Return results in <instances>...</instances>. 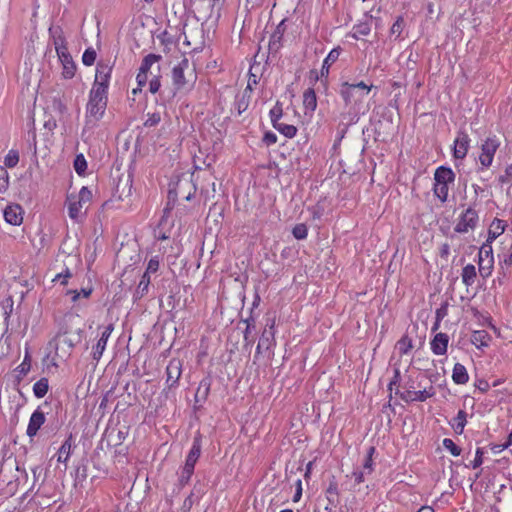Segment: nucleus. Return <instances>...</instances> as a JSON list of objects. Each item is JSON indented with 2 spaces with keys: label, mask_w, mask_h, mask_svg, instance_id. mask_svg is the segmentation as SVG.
Here are the masks:
<instances>
[{
  "label": "nucleus",
  "mask_w": 512,
  "mask_h": 512,
  "mask_svg": "<svg viewBox=\"0 0 512 512\" xmlns=\"http://www.w3.org/2000/svg\"><path fill=\"white\" fill-rule=\"evenodd\" d=\"M80 342V334L77 331L60 327L56 335L48 343V352L44 357V363L48 370L54 368L57 370L61 364L65 363Z\"/></svg>",
  "instance_id": "nucleus-1"
},
{
  "label": "nucleus",
  "mask_w": 512,
  "mask_h": 512,
  "mask_svg": "<svg viewBox=\"0 0 512 512\" xmlns=\"http://www.w3.org/2000/svg\"><path fill=\"white\" fill-rule=\"evenodd\" d=\"M372 88V84L368 85L363 81L358 83L345 81L340 84L339 95L350 114L356 116L359 113L364 98L370 93Z\"/></svg>",
  "instance_id": "nucleus-2"
},
{
  "label": "nucleus",
  "mask_w": 512,
  "mask_h": 512,
  "mask_svg": "<svg viewBox=\"0 0 512 512\" xmlns=\"http://www.w3.org/2000/svg\"><path fill=\"white\" fill-rule=\"evenodd\" d=\"M49 32L52 36V42L56 50L58 59L62 65V77L64 79H72L77 70V66L68 51L67 41L60 27L50 28Z\"/></svg>",
  "instance_id": "nucleus-3"
},
{
  "label": "nucleus",
  "mask_w": 512,
  "mask_h": 512,
  "mask_svg": "<svg viewBox=\"0 0 512 512\" xmlns=\"http://www.w3.org/2000/svg\"><path fill=\"white\" fill-rule=\"evenodd\" d=\"M92 197V191L86 186H83L78 192L68 193L65 207L69 218L75 222L81 221L87 214Z\"/></svg>",
  "instance_id": "nucleus-4"
},
{
  "label": "nucleus",
  "mask_w": 512,
  "mask_h": 512,
  "mask_svg": "<svg viewBox=\"0 0 512 512\" xmlns=\"http://www.w3.org/2000/svg\"><path fill=\"white\" fill-rule=\"evenodd\" d=\"M108 104V94L94 90L89 91L85 108V128L92 129L103 119Z\"/></svg>",
  "instance_id": "nucleus-5"
},
{
  "label": "nucleus",
  "mask_w": 512,
  "mask_h": 512,
  "mask_svg": "<svg viewBox=\"0 0 512 512\" xmlns=\"http://www.w3.org/2000/svg\"><path fill=\"white\" fill-rule=\"evenodd\" d=\"M456 175L450 167L439 166L433 177V195L441 203L448 201L450 187L454 185Z\"/></svg>",
  "instance_id": "nucleus-6"
},
{
  "label": "nucleus",
  "mask_w": 512,
  "mask_h": 512,
  "mask_svg": "<svg viewBox=\"0 0 512 512\" xmlns=\"http://www.w3.org/2000/svg\"><path fill=\"white\" fill-rule=\"evenodd\" d=\"M197 80L195 67L187 58H183L172 69V82L177 90L191 89Z\"/></svg>",
  "instance_id": "nucleus-7"
},
{
  "label": "nucleus",
  "mask_w": 512,
  "mask_h": 512,
  "mask_svg": "<svg viewBox=\"0 0 512 512\" xmlns=\"http://www.w3.org/2000/svg\"><path fill=\"white\" fill-rule=\"evenodd\" d=\"M501 146L500 138L496 135H491L485 138L480 145V153L478 156L481 169H488L492 166L494 156Z\"/></svg>",
  "instance_id": "nucleus-8"
},
{
  "label": "nucleus",
  "mask_w": 512,
  "mask_h": 512,
  "mask_svg": "<svg viewBox=\"0 0 512 512\" xmlns=\"http://www.w3.org/2000/svg\"><path fill=\"white\" fill-rule=\"evenodd\" d=\"M113 66L110 63L98 62L95 79L90 90L108 94Z\"/></svg>",
  "instance_id": "nucleus-9"
},
{
  "label": "nucleus",
  "mask_w": 512,
  "mask_h": 512,
  "mask_svg": "<svg viewBox=\"0 0 512 512\" xmlns=\"http://www.w3.org/2000/svg\"><path fill=\"white\" fill-rule=\"evenodd\" d=\"M479 222V216L475 209L469 207L458 218L455 225V232L467 233L470 230H474Z\"/></svg>",
  "instance_id": "nucleus-10"
},
{
  "label": "nucleus",
  "mask_w": 512,
  "mask_h": 512,
  "mask_svg": "<svg viewBox=\"0 0 512 512\" xmlns=\"http://www.w3.org/2000/svg\"><path fill=\"white\" fill-rule=\"evenodd\" d=\"M469 135L465 132H459L454 140L453 157L456 159H464L470 147Z\"/></svg>",
  "instance_id": "nucleus-11"
},
{
  "label": "nucleus",
  "mask_w": 512,
  "mask_h": 512,
  "mask_svg": "<svg viewBox=\"0 0 512 512\" xmlns=\"http://www.w3.org/2000/svg\"><path fill=\"white\" fill-rule=\"evenodd\" d=\"M435 393L436 391L434 387L430 385L429 387L419 391L407 390L401 394V398L405 402H424L433 397Z\"/></svg>",
  "instance_id": "nucleus-12"
},
{
  "label": "nucleus",
  "mask_w": 512,
  "mask_h": 512,
  "mask_svg": "<svg viewBox=\"0 0 512 512\" xmlns=\"http://www.w3.org/2000/svg\"><path fill=\"white\" fill-rule=\"evenodd\" d=\"M45 420L46 418L44 412L38 407L30 416L26 430L27 436L30 438L36 436L39 429L45 423Z\"/></svg>",
  "instance_id": "nucleus-13"
},
{
  "label": "nucleus",
  "mask_w": 512,
  "mask_h": 512,
  "mask_svg": "<svg viewBox=\"0 0 512 512\" xmlns=\"http://www.w3.org/2000/svg\"><path fill=\"white\" fill-rule=\"evenodd\" d=\"M114 330L113 324L107 325L104 330L101 333L100 339L97 341L96 345L92 348V357L94 360L98 361L102 355L103 352L106 349L107 341L109 337L111 336V333Z\"/></svg>",
  "instance_id": "nucleus-14"
},
{
  "label": "nucleus",
  "mask_w": 512,
  "mask_h": 512,
  "mask_svg": "<svg viewBox=\"0 0 512 512\" xmlns=\"http://www.w3.org/2000/svg\"><path fill=\"white\" fill-rule=\"evenodd\" d=\"M23 213V209L19 204H10L4 209L3 215L7 223L19 226L23 222Z\"/></svg>",
  "instance_id": "nucleus-15"
},
{
  "label": "nucleus",
  "mask_w": 512,
  "mask_h": 512,
  "mask_svg": "<svg viewBox=\"0 0 512 512\" xmlns=\"http://www.w3.org/2000/svg\"><path fill=\"white\" fill-rule=\"evenodd\" d=\"M449 336L446 333H437L430 342V348L433 354L442 356L447 353Z\"/></svg>",
  "instance_id": "nucleus-16"
},
{
  "label": "nucleus",
  "mask_w": 512,
  "mask_h": 512,
  "mask_svg": "<svg viewBox=\"0 0 512 512\" xmlns=\"http://www.w3.org/2000/svg\"><path fill=\"white\" fill-rule=\"evenodd\" d=\"M507 224L504 220L495 218L490 224L488 229L487 241L488 243H493L500 235H502L506 230Z\"/></svg>",
  "instance_id": "nucleus-17"
},
{
  "label": "nucleus",
  "mask_w": 512,
  "mask_h": 512,
  "mask_svg": "<svg viewBox=\"0 0 512 512\" xmlns=\"http://www.w3.org/2000/svg\"><path fill=\"white\" fill-rule=\"evenodd\" d=\"M341 48H333L325 57L320 70L321 77H328L330 67L339 59Z\"/></svg>",
  "instance_id": "nucleus-18"
},
{
  "label": "nucleus",
  "mask_w": 512,
  "mask_h": 512,
  "mask_svg": "<svg viewBox=\"0 0 512 512\" xmlns=\"http://www.w3.org/2000/svg\"><path fill=\"white\" fill-rule=\"evenodd\" d=\"M303 107L305 114H312L317 108V96L313 88H307L303 92Z\"/></svg>",
  "instance_id": "nucleus-19"
},
{
  "label": "nucleus",
  "mask_w": 512,
  "mask_h": 512,
  "mask_svg": "<svg viewBox=\"0 0 512 512\" xmlns=\"http://www.w3.org/2000/svg\"><path fill=\"white\" fill-rule=\"evenodd\" d=\"M491 336L486 330L474 331L471 335V343L478 349L488 347Z\"/></svg>",
  "instance_id": "nucleus-20"
},
{
  "label": "nucleus",
  "mask_w": 512,
  "mask_h": 512,
  "mask_svg": "<svg viewBox=\"0 0 512 512\" xmlns=\"http://www.w3.org/2000/svg\"><path fill=\"white\" fill-rule=\"evenodd\" d=\"M452 380L455 384L464 385L469 381L467 369L461 363H456L452 370Z\"/></svg>",
  "instance_id": "nucleus-21"
},
{
  "label": "nucleus",
  "mask_w": 512,
  "mask_h": 512,
  "mask_svg": "<svg viewBox=\"0 0 512 512\" xmlns=\"http://www.w3.org/2000/svg\"><path fill=\"white\" fill-rule=\"evenodd\" d=\"M201 449H202L201 437L196 436L193 439L191 449L186 457L185 462L189 463V464H193L195 466L200 455H201Z\"/></svg>",
  "instance_id": "nucleus-22"
},
{
  "label": "nucleus",
  "mask_w": 512,
  "mask_h": 512,
  "mask_svg": "<svg viewBox=\"0 0 512 512\" xmlns=\"http://www.w3.org/2000/svg\"><path fill=\"white\" fill-rule=\"evenodd\" d=\"M167 382L176 383L181 376V364L179 360L172 359L166 368Z\"/></svg>",
  "instance_id": "nucleus-23"
},
{
  "label": "nucleus",
  "mask_w": 512,
  "mask_h": 512,
  "mask_svg": "<svg viewBox=\"0 0 512 512\" xmlns=\"http://www.w3.org/2000/svg\"><path fill=\"white\" fill-rule=\"evenodd\" d=\"M467 424V413L465 410H459L457 415L452 419L450 425L456 434L461 435Z\"/></svg>",
  "instance_id": "nucleus-24"
},
{
  "label": "nucleus",
  "mask_w": 512,
  "mask_h": 512,
  "mask_svg": "<svg viewBox=\"0 0 512 512\" xmlns=\"http://www.w3.org/2000/svg\"><path fill=\"white\" fill-rule=\"evenodd\" d=\"M477 273L473 264H467L462 268L461 278L465 286H472L475 282Z\"/></svg>",
  "instance_id": "nucleus-25"
},
{
  "label": "nucleus",
  "mask_w": 512,
  "mask_h": 512,
  "mask_svg": "<svg viewBox=\"0 0 512 512\" xmlns=\"http://www.w3.org/2000/svg\"><path fill=\"white\" fill-rule=\"evenodd\" d=\"M72 450V435L62 443L58 450L57 461L60 463H67Z\"/></svg>",
  "instance_id": "nucleus-26"
},
{
  "label": "nucleus",
  "mask_w": 512,
  "mask_h": 512,
  "mask_svg": "<svg viewBox=\"0 0 512 512\" xmlns=\"http://www.w3.org/2000/svg\"><path fill=\"white\" fill-rule=\"evenodd\" d=\"M493 243H488L486 240L480 247L479 253H478V261L479 262H492L494 261V254H493Z\"/></svg>",
  "instance_id": "nucleus-27"
},
{
  "label": "nucleus",
  "mask_w": 512,
  "mask_h": 512,
  "mask_svg": "<svg viewBox=\"0 0 512 512\" xmlns=\"http://www.w3.org/2000/svg\"><path fill=\"white\" fill-rule=\"evenodd\" d=\"M49 390V381L46 377L40 378L33 385L34 396L38 399L43 398Z\"/></svg>",
  "instance_id": "nucleus-28"
},
{
  "label": "nucleus",
  "mask_w": 512,
  "mask_h": 512,
  "mask_svg": "<svg viewBox=\"0 0 512 512\" xmlns=\"http://www.w3.org/2000/svg\"><path fill=\"white\" fill-rule=\"evenodd\" d=\"M406 26L405 19L402 15L398 16L395 22L390 27L389 33L391 37H394L395 40L401 39V35Z\"/></svg>",
  "instance_id": "nucleus-29"
},
{
  "label": "nucleus",
  "mask_w": 512,
  "mask_h": 512,
  "mask_svg": "<svg viewBox=\"0 0 512 512\" xmlns=\"http://www.w3.org/2000/svg\"><path fill=\"white\" fill-rule=\"evenodd\" d=\"M371 32V26L367 22L358 23L353 26L351 36L359 40L363 36H368Z\"/></svg>",
  "instance_id": "nucleus-30"
},
{
  "label": "nucleus",
  "mask_w": 512,
  "mask_h": 512,
  "mask_svg": "<svg viewBox=\"0 0 512 512\" xmlns=\"http://www.w3.org/2000/svg\"><path fill=\"white\" fill-rule=\"evenodd\" d=\"M160 59H161V56L153 54V53L146 55L141 62L139 71L142 73H148L149 70L151 69L152 65L154 63H156L157 61H159Z\"/></svg>",
  "instance_id": "nucleus-31"
},
{
  "label": "nucleus",
  "mask_w": 512,
  "mask_h": 512,
  "mask_svg": "<svg viewBox=\"0 0 512 512\" xmlns=\"http://www.w3.org/2000/svg\"><path fill=\"white\" fill-rule=\"evenodd\" d=\"M273 127L287 138H293L297 134V128L294 125L279 122L275 123Z\"/></svg>",
  "instance_id": "nucleus-32"
},
{
  "label": "nucleus",
  "mask_w": 512,
  "mask_h": 512,
  "mask_svg": "<svg viewBox=\"0 0 512 512\" xmlns=\"http://www.w3.org/2000/svg\"><path fill=\"white\" fill-rule=\"evenodd\" d=\"M397 349L401 355H407L413 348L412 340L409 336H402L396 344Z\"/></svg>",
  "instance_id": "nucleus-33"
},
{
  "label": "nucleus",
  "mask_w": 512,
  "mask_h": 512,
  "mask_svg": "<svg viewBox=\"0 0 512 512\" xmlns=\"http://www.w3.org/2000/svg\"><path fill=\"white\" fill-rule=\"evenodd\" d=\"M19 163V152L15 149L8 151L4 157V166L6 168H14Z\"/></svg>",
  "instance_id": "nucleus-34"
},
{
  "label": "nucleus",
  "mask_w": 512,
  "mask_h": 512,
  "mask_svg": "<svg viewBox=\"0 0 512 512\" xmlns=\"http://www.w3.org/2000/svg\"><path fill=\"white\" fill-rule=\"evenodd\" d=\"M73 166L78 175H85V172L87 170V161L83 154L76 155Z\"/></svg>",
  "instance_id": "nucleus-35"
},
{
  "label": "nucleus",
  "mask_w": 512,
  "mask_h": 512,
  "mask_svg": "<svg viewBox=\"0 0 512 512\" xmlns=\"http://www.w3.org/2000/svg\"><path fill=\"white\" fill-rule=\"evenodd\" d=\"M479 273L483 279H486L492 275L494 269V261L492 262H479Z\"/></svg>",
  "instance_id": "nucleus-36"
},
{
  "label": "nucleus",
  "mask_w": 512,
  "mask_h": 512,
  "mask_svg": "<svg viewBox=\"0 0 512 512\" xmlns=\"http://www.w3.org/2000/svg\"><path fill=\"white\" fill-rule=\"evenodd\" d=\"M9 188V174L5 167L0 165V194H5Z\"/></svg>",
  "instance_id": "nucleus-37"
},
{
  "label": "nucleus",
  "mask_w": 512,
  "mask_h": 512,
  "mask_svg": "<svg viewBox=\"0 0 512 512\" xmlns=\"http://www.w3.org/2000/svg\"><path fill=\"white\" fill-rule=\"evenodd\" d=\"M442 444L444 448L448 450L452 456L457 457L461 454V448L457 446L452 439L444 438Z\"/></svg>",
  "instance_id": "nucleus-38"
},
{
  "label": "nucleus",
  "mask_w": 512,
  "mask_h": 512,
  "mask_svg": "<svg viewBox=\"0 0 512 512\" xmlns=\"http://www.w3.org/2000/svg\"><path fill=\"white\" fill-rule=\"evenodd\" d=\"M292 234L297 240H303L308 236V228L305 224H297L292 229Z\"/></svg>",
  "instance_id": "nucleus-39"
},
{
  "label": "nucleus",
  "mask_w": 512,
  "mask_h": 512,
  "mask_svg": "<svg viewBox=\"0 0 512 512\" xmlns=\"http://www.w3.org/2000/svg\"><path fill=\"white\" fill-rule=\"evenodd\" d=\"M96 51L93 48H87L82 55V62L85 66H92L96 61Z\"/></svg>",
  "instance_id": "nucleus-40"
},
{
  "label": "nucleus",
  "mask_w": 512,
  "mask_h": 512,
  "mask_svg": "<svg viewBox=\"0 0 512 512\" xmlns=\"http://www.w3.org/2000/svg\"><path fill=\"white\" fill-rule=\"evenodd\" d=\"M150 282H151L150 275L148 273L144 272V274L142 275L141 280L138 284V289H137V293H139L140 296H143L144 294H146L148 292Z\"/></svg>",
  "instance_id": "nucleus-41"
},
{
  "label": "nucleus",
  "mask_w": 512,
  "mask_h": 512,
  "mask_svg": "<svg viewBox=\"0 0 512 512\" xmlns=\"http://www.w3.org/2000/svg\"><path fill=\"white\" fill-rule=\"evenodd\" d=\"M30 369H31V359H30V355L28 353H26L22 363L17 366L16 371L20 375L25 376L28 374Z\"/></svg>",
  "instance_id": "nucleus-42"
},
{
  "label": "nucleus",
  "mask_w": 512,
  "mask_h": 512,
  "mask_svg": "<svg viewBox=\"0 0 512 512\" xmlns=\"http://www.w3.org/2000/svg\"><path fill=\"white\" fill-rule=\"evenodd\" d=\"M93 292L92 287L82 288L80 291L78 290H70L69 294L72 295V301L76 302L81 296L84 298H89Z\"/></svg>",
  "instance_id": "nucleus-43"
},
{
  "label": "nucleus",
  "mask_w": 512,
  "mask_h": 512,
  "mask_svg": "<svg viewBox=\"0 0 512 512\" xmlns=\"http://www.w3.org/2000/svg\"><path fill=\"white\" fill-rule=\"evenodd\" d=\"M159 267V258L158 256H154L149 260L145 273H148L149 275L154 274L159 270Z\"/></svg>",
  "instance_id": "nucleus-44"
},
{
  "label": "nucleus",
  "mask_w": 512,
  "mask_h": 512,
  "mask_svg": "<svg viewBox=\"0 0 512 512\" xmlns=\"http://www.w3.org/2000/svg\"><path fill=\"white\" fill-rule=\"evenodd\" d=\"M194 468H195V466L193 464H189V463L185 462L182 473H181V480L188 482L194 473Z\"/></svg>",
  "instance_id": "nucleus-45"
},
{
  "label": "nucleus",
  "mask_w": 512,
  "mask_h": 512,
  "mask_svg": "<svg viewBox=\"0 0 512 512\" xmlns=\"http://www.w3.org/2000/svg\"><path fill=\"white\" fill-rule=\"evenodd\" d=\"M499 183L512 184V164L505 168L504 174L499 176Z\"/></svg>",
  "instance_id": "nucleus-46"
},
{
  "label": "nucleus",
  "mask_w": 512,
  "mask_h": 512,
  "mask_svg": "<svg viewBox=\"0 0 512 512\" xmlns=\"http://www.w3.org/2000/svg\"><path fill=\"white\" fill-rule=\"evenodd\" d=\"M282 117V108L280 106H275L273 109L270 110V118L273 126L275 123H279V120Z\"/></svg>",
  "instance_id": "nucleus-47"
},
{
  "label": "nucleus",
  "mask_w": 512,
  "mask_h": 512,
  "mask_svg": "<svg viewBox=\"0 0 512 512\" xmlns=\"http://www.w3.org/2000/svg\"><path fill=\"white\" fill-rule=\"evenodd\" d=\"M250 102V95L247 96V98H244V96H241L237 100V110L238 113L241 114L242 112L246 111Z\"/></svg>",
  "instance_id": "nucleus-48"
},
{
  "label": "nucleus",
  "mask_w": 512,
  "mask_h": 512,
  "mask_svg": "<svg viewBox=\"0 0 512 512\" xmlns=\"http://www.w3.org/2000/svg\"><path fill=\"white\" fill-rule=\"evenodd\" d=\"M375 452V447H370L369 448V451H368V454H367V457L365 459V462H364V468L365 469H368L369 473L372 471V466H373V454Z\"/></svg>",
  "instance_id": "nucleus-49"
},
{
  "label": "nucleus",
  "mask_w": 512,
  "mask_h": 512,
  "mask_svg": "<svg viewBox=\"0 0 512 512\" xmlns=\"http://www.w3.org/2000/svg\"><path fill=\"white\" fill-rule=\"evenodd\" d=\"M160 87H161L160 77L159 76L153 77L149 82V91L152 94H155L159 91Z\"/></svg>",
  "instance_id": "nucleus-50"
},
{
  "label": "nucleus",
  "mask_w": 512,
  "mask_h": 512,
  "mask_svg": "<svg viewBox=\"0 0 512 512\" xmlns=\"http://www.w3.org/2000/svg\"><path fill=\"white\" fill-rule=\"evenodd\" d=\"M71 277V273L69 269H66L65 273H59L53 279L54 282H59L61 285H66L68 283V279Z\"/></svg>",
  "instance_id": "nucleus-51"
},
{
  "label": "nucleus",
  "mask_w": 512,
  "mask_h": 512,
  "mask_svg": "<svg viewBox=\"0 0 512 512\" xmlns=\"http://www.w3.org/2000/svg\"><path fill=\"white\" fill-rule=\"evenodd\" d=\"M277 135L273 132H266L263 137V142L268 145H274L277 142Z\"/></svg>",
  "instance_id": "nucleus-52"
},
{
  "label": "nucleus",
  "mask_w": 512,
  "mask_h": 512,
  "mask_svg": "<svg viewBox=\"0 0 512 512\" xmlns=\"http://www.w3.org/2000/svg\"><path fill=\"white\" fill-rule=\"evenodd\" d=\"M161 120V117L158 113H153L149 115L148 119L145 122L146 126H154L157 125Z\"/></svg>",
  "instance_id": "nucleus-53"
},
{
  "label": "nucleus",
  "mask_w": 512,
  "mask_h": 512,
  "mask_svg": "<svg viewBox=\"0 0 512 512\" xmlns=\"http://www.w3.org/2000/svg\"><path fill=\"white\" fill-rule=\"evenodd\" d=\"M147 81H148V73H142V72L138 71L137 76H136V82H137L138 86L144 87L146 85Z\"/></svg>",
  "instance_id": "nucleus-54"
},
{
  "label": "nucleus",
  "mask_w": 512,
  "mask_h": 512,
  "mask_svg": "<svg viewBox=\"0 0 512 512\" xmlns=\"http://www.w3.org/2000/svg\"><path fill=\"white\" fill-rule=\"evenodd\" d=\"M482 463H483V452L481 451L480 448H478L476 450L475 458H474V460L472 462L473 468H477V467L481 466Z\"/></svg>",
  "instance_id": "nucleus-55"
},
{
  "label": "nucleus",
  "mask_w": 512,
  "mask_h": 512,
  "mask_svg": "<svg viewBox=\"0 0 512 512\" xmlns=\"http://www.w3.org/2000/svg\"><path fill=\"white\" fill-rule=\"evenodd\" d=\"M352 477H353L354 482H355L356 485L361 484L365 480L364 473L362 471H360V470L353 471L352 472Z\"/></svg>",
  "instance_id": "nucleus-56"
},
{
  "label": "nucleus",
  "mask_w": 512,
  "mask_h": 512,
  "mask_svg": "<svg viewBox=\"0 0 512 512\" xmlns=\"http://www.w3.org/2000/svg\"><path fill=\"white\" fill-rule=\"evenodd\" d=\"M301 496H302V483H301V480H298L297 481V489H296V493L293 497V501L298 502L300 500Z\"/></svg>",
  "instance_id": "nucleus-57"
},
{
  "label": "nucleus",
  "mask_w": 512,
  "mask_h": 512,
  "mask_svg": "<svg viewBox=\"0 0 512 512\" xmlns=\"http://www.w3.org/2000/svg\"><path fill=\"white\" fill-rule=\"evenodd\" d=\"M258 83V78L255 74L250 73L248 78V89L253 90V86Z\"/></svg>",
  "instance_id": "nucleus-58"
},
{
  "label": "nucleus",
  "mask_w": 512,
  "mask_h": 512,
  "mask_svg": "<svg viewBox=\"0 0 512 512\" xmlns=\"http://www.w3.org/2000/svg\"><path fill=\"white\" fill-rule=\"evenodd\" d=\"M186 185L190 186L191 190L188 192V194L185 196V199L187 201L191 200L192 196L194 195V193L196 192V186L190 182H186L185 183Z\"/></svg>",
  "instance_id": "nucleus-59"
},
{
  "label": "nucleus",
  "mask_w": 512,
  "mask_h": 512,
  "mask_svg": "<svg viewBox=\"0 0 512 512\" xmlns=\"http://www.w3.org/2000/svg\"><path fill=\"white\" fill-rule=\"evenodd\" d=\"M399 377H400V373L398 370H395V375H394V378L390 381L389 383V389L392 390L393 389V385H396L398 380H399Z\"/></svg>",
  "instance_id": "nucleus-60"
},
{
  "label": "nucleus",
  "mask_w": 512,
  "mask_h": 512,
  "mask_svg": "<svg viewBox=\"0 0 512 512\" xmlns=\"http://www.w3.org/2000/svg\"><path fill=\"white\" fill-rule=\"evenodd\" d=\"M512 445V431L509 433L507 437V441L503 444H501V449H507Z\"/></svg>",
  "instance_id": "nucleus-61"
},
{
  "label": "nucleus",
  "mask_w": 512,
  "mask_h": 512,
  "mask_svg": "<svg viewBox=\"0 0 512 512\" xmlns=\"http://www.w3.org/2000/svg\"><path fill=\"white\" fill-rule=\"evenodd\" d=\"M282 25V23L277 27V31L272 35V39L274 40H280L281 37H282V32H280V26Z\"/></svg>",
  "instance_id": "nucleus-62"
},
{
  "label": "nucleus",
  "mask_w": 512,
  "mask_h": 512,
  "mask_svg": "<svg viewBox=\"0 0 512 512\" xmlns=\"http://www.w3.org/2000/svg\"><path fill=\"white\" fill-rule=\"evenodd\" d=\"M417 512H434V509L431 506L424 505L420 507Z\"/></svg>",
  "instance_id": "nucleus-63"
},
{
  "label": "nucleus",
  "mask_w": 512,
  "mask_h": 512,
  "mask_svg": "<svg viewBox=\"0 0 512 512\" xmlns=\"http://www.w3.org/2000/svg\"><path fill=\"white\" fill-rule=\"evenodd\" d=\"M142 89H143V87H140V86H138V85H137V87H136V88H133V89H132L131 93L135 96V95H137L139 92H141V91H142Z\"/></svg>",
  "instance_id": "nucleus-64"
}]
</instances>
